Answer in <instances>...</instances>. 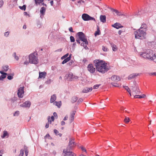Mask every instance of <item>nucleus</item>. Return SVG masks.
I'll return each instance as SVG.
<instances>
[{
  "label": "nucleus",
  "instance_id": "28",
  "mask_svg": "<svg viewBox=\"0 0 156 156\" xmlns=\"http://www.w3.org/2000/svg\"><path fill=\"white\" fill-rule=\"evenodd\" d=\"M2 69L3 71L4 72H7V70L9 69V66L8 65H6L5 66H3L2 67Z\"/></svg>",
  "mask_w": 156,
  "mask_h": 156
},
{
  "label": "nucleus",
  "instance_id": "49",
  "mask_svg": "<svg viewBox=\"0 0 156 156\" xmlns=\"http://www.w3.org/2000/svg\"><path fill=\"white\" fill-rule=\"evenodd\" d=\"M118 16H124V14L122 13V12H118V13L117 14V15Z\"/></svg>",
  "mask_w": 156,
  "mask_h": 156
},
{
  "label": "nucleus",
  "instance_id": "18",
  "mask_svg": "<svg viewBox=\"0 0 156 156\" xmlns=\"http://www.w3.org/2000/svg\"><path fill=\"white\" fill-rule=\"evenodd\" d=\"M112 26L117 29H119L123 27L121 24L118 23H116L112 25Z\"/></svg>",
  "mask_w": 156,
  "mask_h": 156
},
{
  "label": "nucleus",
  "instance_id": "41",
  "mask_svg": "<svg viewBox=\"0 0 156 156\" xmlns=\"http://www.w3.org/2000/svg\"><path fill=\"white\" fill-rule=\"evenodd\" d=\"M20 113V112L18 111H16L13 114V115L14 116H18Z\"/></svg>",
  "mask_w": 156,
  "mask_h": 156
},
{
  "label": "nucleus",
  "instance_id": "13",
  "mask_svg": "<svg viewBox=\"0 0 156 156\" xmlns=\"http://www.w3.org/2000/svg\"><path fill=\"white\" fill-rule=\"evenodd\" d=\"M73 75L71 73H69L68 74H67L66 76V78L69 81H72L73 80Z\"/></svg>",
  "mask_w": 156,
  "mask_h": 156
},
{
  "label": "nucleus",
  "instance_id": "34",
  "mask_svg": "<svg viewBox=\"0 0 156 156\" xmlns=\"http://www.w3.org/2000/svg\"><path fill=\"white\" fill-rule=\"evenodd\" d=\"M14 75V73H12L11 74V75H8V76H7V79L9 80H12L13 78V76Z\"/></svg>",
  "mask_w": 156,
  "mask_h": 156
},
{
  "label": "nucleus",
  "instance_id": "57",
  "mask_svg": "<svg viewBox=\"0 0 156 156\" xmlns=\"http://www.w3.org/2000/svg\"><path fill=\"white\" fill-rule=\"evenodd\" d=\"M78 77L77 76H74L73 75V80H74L75 79H78Z\"/></svg>",
  "mask_w": 156,
  "mask_h": 156
},
{
  "label": "nucleus",
  "instance_id": "60",
  "mask_svg": "<svg viewBox=\"0 0 156 156\" xmlns=\"http://www.w3.org/2000/svg\"><path fill=\"white\" fill-rule=\"evenodd\" d=\"M53 114L54 116L55 117H57L58 116H57V114L56 113V112H54V113H53Z\"/></svg>",
  "mask_w": 156,
  "mask_h": 156
},
{
  "label": "nucleus",
  "instance_id": "22",
  "mask_svg": "<svg viewBox=\"0 0 156 156\" xmlns=\"http://www.w3.org/2000/svg\"><path fill=\"white\" fill-rule=\"evenodd\" d=\"M56 99V95L55 94H54L51 97L50 99V103H52L54 102Z\"/></svg>",
  "mask_w": 156,
  "mask_h": 156
},
{
  "label": "nucleus",
  "instance_id": "58",
  "mask_svg": "<svg viewBox=\"0 0 156 156\" xmlns=\"http://www.w3.org/2000/svg\"><path fill=\"white\" fill-rule=\"evenodd\" d=\"M65 122L63 121H62L61 122V124L62 126H63L65 125Z\"/></svg>",
  "mask_w": 156,
  "mask_h": 156
},
{
  "label": "nucleus",
  "instance_id": "52",
  "mask_svg": "<svg viewBox=\"0 0 156 156\" xmlns=\"http://www.w3.org/2000/svg\"><path fill=\"white\" fill-rule=\"evenodd\" d=\"M28 153V150L26 149L25 151V156H27Z\"/></svg>",
  "mask_w": 156,
  "mask_h": 156
},
{
  "label": "nucleus",
  "instance_id": "62",
  "mask_svg": "<svg viewBox=\"0 0 156 156\" xmlns=\"http://www.w3.org/2000/svg\"><path fill=\"white\" fill-rule=\"evenodd\" d=\"M52 154L55 155L56 154V152L55 151H53L52 152Z\"/></svg>",
  "mask_w": 156,
  "mask_h": 156
},
{
  "label": "nucleus",
  "instance_id": "51",
  "mask_svg": "<svg viewBox=\"0 0 156 156\" xmlns=\"http://www.w3.org/2000/svg\"><path fill=\"white\" fill-rule=\"evenodd\" d=\"M83 101V100L82 98H80L78 101H77V102L79 103H80L81 102H82Z\"/></svg>",
  "mask_w": 156,
  "mask_h": 156
},
{
  "label": "nucleus",
  "instance_id": "56",
  "mask_svg": "<svg viewBox=\"0 0 156 156\" xmlns=\"http://www.w3.org/2000/svg\"><path fill=\"white\" fill-rule=\"evenodd\" d=\"M81 148L83 151H84L85 152H86V150L85 148H84L83 147H81Z\"/></svg>",
  "mask_w": 156,
  "mask_h": 156
},
{
  "label": "nucleus",
  "instance_id": "24",
  "mask_svg": "<svg viewBox=\"0 0 156 156\" xmlns=\"http://www.w3.org/2000/svg\"><path fill=\"white\" fill-rule=\"evenodd\" d=\"M100 20L102 23H105L106 22V16L105 15H101L100 16Z\"/></svg>",
  "mask_w": 156,
  "mask_h": 156
},
{
  "label": "nucleus",
  "instance_id": "32",
  "mask_svg": "<svg viewBox=\"0 0 156 156\" xmlns=\"http://www.w3.org/2000/svg\"><path fill=\"white\" fill-rule=\"evenodd\" d=\"M78 99V98L76 96H74L72 98V102L73 103L75 102Z\"/></svg>",
  "mask_w": 156,
  "mask_h": 156
},
{
  "label": "nucleus",
  "instance_id": "44",
  "mask_svg": "<svg viewBox=\"0 0 156 156\" xmlns=\"http://www.w3.org/2000/svg\"><path fill=\"white\" fill-rule=\"evenodd\" d=\"M100 85V84H96L95 85H94L93 87V89H98Z\"/></svg>",
  "mask_w": 156,
  "mask_h": 156
},
{
  "label": "nucleus",
  "instance_id": "14",
  "mask_svg": "<svg viewBox=\"0 0 156 156\" xmlns=\"http://www.w3.org/2000/svg\"><path fill=\"white\" fill-rule=\"evenodd\" d=\"M111 80L114 81H118L120 80L121 79L119 76L114 75L112 76Z\"/></svg>",
  "mask_w": 156,
  "mask_h": 156
},
{
  "label": "nucleus",
  "instance_id": "16",
  "mask_svg": "<svg viewBox=\"0 0 156 156\" xmlns=\"http://www.w3.org/2000/svg\"><path fill=\"white\" fill-rule=\"evenodd\" d=\"M76 112V111H73L71 113L69 119L70 121V123L72 122L74 120V115H75Z\"/></svg>",
  "mask_w": 156,
  "mask_h": 156
},
{
  "label": "nucleus",
  "instance_id": "61",
  "mask_svg": "<svg viewBox=\"0 0 156 156\" xmlns=\"http://www.w3.org/2000/svg\"><path fill=\"white\" fill-rule=\"evenodd\" d=\"M62 51V49L61 48H60V49H58V50H56L55 51V52H61V51Z\"/></svg>",
  "mask_w": 156,
  "mask_h": 156
},
{
  "label": "nucleus",
  "instance_id": "33",
  "mask_svg": "<svg viewBox=\"0 0 156 156\" xmlns=\"http://www.w3.org/2000/svg\"><path fill=\"white\" fill-rule=\"evenodd\" d=\"M12 56L14 57L15 59L16 60L18 61L19 59L18 56L16 55V53L15 52L13 53L12 55Z\"/></svg>",
  "mask_w": 156,
  "mask_h": 156
},
{
  "label": "nucleus",
  "instance_id": "53",
  "mask_svg": "<svg viewBox=\"0 0 156 156\" xmlns=\"http://www.w3.org/2000/svg\"><path fill=\"white\" fill-rule=\"evenodd\" d=\"M3 1L1 0L0 1V8L3 5Z\"/></svg>",
  "mask_w": 156,
  "mask_h": 156
},
{
  "label": "nucleus",
  "instance_id": "5",
  "mask_svg": "<svg viewBox=\"0 0 156 156\" xmlns=\"http://www.w3.org/2000/svg\"><path fill=\"white\" fill-rule=\"evenodd\" d=\"M130 88L132 91L133 94H136L141 93L138 85L135 81L133 82V84L130 87Z\"/></svg>",
  "mask_w": 156,
  "mask_h": 156
},
{
  "label": "nucleus",
  "instance_id": "29",
  "mask_svg": "<svg viewBox=\"0 0 156 156\" xmlns=\"http://www.w3.org/2000/svg\"><path fill=\"white\" fill-rule=\"evenodd\" d=\"M155 43V42L151 41L148 42L147 44L150 48H153V45Z\"/></svg>",
  "mask_w": 156,
  "mask_h": 156
},
{
  "label": "nucleus",
  "instance_id": "30",
  "mask_svg": "<svg viewBox=\"0 0 156 156\" xmlns=\"http://www.w3.org/2000/svg\"><path fill=\"white\" fill-rule=\"evenodd\" d=\"M54 132L56 135H58L60 137L62 136V134L61 133H59L58 131L56 129H54Z\"/></svg>",
  "mask_w": 156,
  "mask_h": 156
},
{
  "label": "nucleus",
  "instance_id": "3",
  "mask_svg": "<svg viewBox=\"0 0 156 156\" xmlns=\"http://www.w3.org/2000/svg\"><path fill=\"white\" fill-rule=\"evenodd\" d=\"M135 37L136 39H144L146 38V31L140 29H138L134 32Z\"/></svg>",
  "mask_w": 156,
  "mask_h": 156
},
{
  "label": "nucleus",
  "instance_id": "8",
  "mask_svg": "<svg viewBox=\"0 0 156 156\" xmlns=\"http://www.w3.org/2000/svg\"><path fill=\"white\" fill-rule=\"evenodd\" d=\"M76 144L74 142V139H70L69 145L67 147V149L70 151L72 150L73 147Z\"/></svg>",
  "mask_w": 156,
  "mask_h": 156
},
{
  "label": "nucleus",
  "instance_id": "19",
  "mask_svg": "<svg viewBox=\"0 0 156 156\" xmlns=\"http://www.w3.org/2000/svg\"><path fill=\"white\" fill-rule=\"evenodd\" d=\"M92 90V87L84 88L82 90V92L83 93H87L89 91H91Z\"/></svg>",
  "mask_w": 156,
  "mask_h": 156
},
{
  "label": "nucleus",
  "instance_id": "21",
  "mask_svg": "<svg viewBox=\"0 0 156 156\" xmlns=\"http://www.w3.org/2000/svg\"><path fill=\"white\" fill-rule=\"evenodd\" d=\"M147 26L145 23H143L139 29L146 31L147 30Z\"/></svg>",
  "mask_w": 156,
  "mask_h": 156
},
{
  "label": "nucleus",
  "instance_id": "64",
  "mask_svg": "<svg viewBox=\"0 0 156 156\" xmlns=\"http://www.w3.org/2000/svg\"><path fill=\"white\" fill-rule=\"evenodd\" d=\"M80 39H76V41L77 42V43L79 44H80Z\"/></svg>",
  "mask_w": 156,
  "mask_h": 156
},
{
  "label": "nucleus",
  "instance_id": "63",
  "mask_svg": "<svg viewBox=\"0 0 156 156\" xmlns=\"http://www.w3.org/2000/svg\"><path fill=\"white\" fill-rule=\"evenodd\" d=\"M73 62H74L73 60L71 61L69 63V65L70 66L72 65Z\"/></svg>",
  "mask_w": 156,
  "mask_h": 156
},
{
  "label": "nucleus",
  "instance_id": "50",
  "mask_svg": "<svg viewBox=\"0 0 156 156\" xmlns=\"http://www.w3.org/2000/svg\"><path fill=\"white\" fill-rule=\"evenodd\" d=\"M102 49L105 51H107V48L104 46H102Z\"/></svg>",
  "mask_w": 156,
  "mask_h": 156
},
{
  "label": "nucleus",
  "instance_id": "47",
  "mask_svg": "<svg viewBox=\"0 0 156 156\" xmlns=\"http://www.w3.org/2000/svg\"><path fill=\"white\" fill-rule=\"evenodd\" d=\"M9 34V32L8 31L5 32L4 33V36L7 37L8 36Z\"/></svg>",
  "mask_w": 156,
  "mask_h": 156
},
{
  "label": "nucleus",
  "instance_id": "10",
  "mask_svg": "<svg viewBox=\"0 0 156 156\" xmlns=\"http://www.w3.org/2000/svg\"><path fill=\"white\" fill-rule=\"evenodd\" d=\"M68 150H64L63 152L65 154V156H76V154L72 151H69Z\"/></svg>",
  "mask_w": 156,
  "mask_h": 156
},
{
  "label": "nucleus",
  "instance_id": "15",
  "mask_svg": "<svg viewBox=\"0 0 156 156\" xmlns=\"http://www.w3.org/2000/svg\"><path fill=\"white\" fill-rule=\"evenodd\" d=\"M0 73L2 74V75L0 76V80H3L6 77V75H9V74H7L6 73L3 72V71H0Z\"/></svg>",
  "mask_w": 156,
  "mask_h": 156
},
{
  "label": "nucleus",
  "instance_id": "9",
  "mask_svg": "<svg viewBox=\"0 0 156 156\" xmlns=\"http://www.w3.org/2000/svg\"><path fill=\"white\" fill-rule=\"evenodd\" d=\"M24 87H20L18 89L17 95L18 97L20 98H22L23 96L24 93Z\"/></svg>",
  "mask_w": 156,
  "mask_h": 156
},
{
  "label": "nucleus",
  "instance_id": "54",
  "mask_svg": "<svg viewBox=\"0 0 156 156\" xmlns=\"http://www.w3.org/2000/svg\"><path fill=\"white\" fill-rule=\"evenodd\" d=\"M51 80H49L45 82V83H47V84H49L51 83Z\"/></svg>",
  "mask_w": 156,
  "mask_h": 156
},
{
  "label": "nucleus",
  "instance_id": "39",
  "mask_svg": "<svg viewBox=\"0 0 156 156\" xmlns=\"http://www.w3.org/2000/svg\"><path fill=\"white\" fill-rule=\"evenodd\" d=\"M44 0H35V3L36 4H40L43 2Z\"/></svg>",
  "mask_w": 156,
  "mask_h": 156
},
{
  "label": "nucleus",
  "instance_id": "42",
  "mask_svg": "<svg viewBox=\"0 0 156 156\" xmlns=\"http://www.w3.org/2000/svg\"><path fill=\"white\" fill-rule=\"evenodd\" d=\"M24 154V150L21 149L20 151V154L19 156H23Z\"/></svg>",
  "mask_w": 156,
  "mask_h": 156
},
{
  "label": "nucleus",
  "instance_id": "2",
  "mask_svg": "<svg viewBox=\"0 0 156 156\" xmlns=\"http://www.w3.org/2000/svg\"><path fill=\"white\" fill-rule=\"evenodd\" d=\"M94 63L97 70L102 73L107 72L109 68L107 66V64L103 63L102 61L96 60L94 61Z\"/></svg>",
  "mask_w": 156,
  "mask_h": 156
},
{
  "label": "nucleus",
  "instance_id": "37",
  "mask_svg": "<svg viewBox=\"0 0 156 156\" xmlns=\"http://www.w3.org/2000/svg\"><path fill=\"white\" fill-rule=\"evenodd\" d=\"M130 121V119L129 118L126 117L125 119H124V122L126 123H128Z\"/></svg>",
  "mask_w": 156,
  "mask_h": 156
},
{
  "label": "nucleus",
  "instance_id": "43",
  "mask_svg": "<svg viewBox=\"0 0 156 156\" xmlns=\"http://www.w3.org/2000/svg\"><path fill=\"white\" fill-rule=\"evenodd\" d=\"M70 38L71 42H74L75 41V40L73 37L71 36L70 37Z\"/></svg>",
  "mask_w": 156,
  "mask_h": 156
},
{
  "label": "nucleus",
  "instance_id": "20",
  "mask_svg": "<svg viewBox=\"0 0 156 156\" xmlns=\"http://www.w3.org/2000/svg\"><path fill=\"white\" fill-rule=\"evenodd\" d=\"M46 74L45 72H39V78H45Z\"/></svg>",
  "mask_w": 156,
  "mask_h": 156
},
{
  "label": "nucleus",
  "instance_id": "17",
  "mask_svg": "<svg viewBox=\"0 0 156 156\" xmlns=\"http://www.w3.org/2000/svg\"><path fill=\"white\" fill-rule=\"evenodd\" d=\"M139 75V73H133L130 74L128 76V80H131L132 79L135 78V77Z\"/></svg>",
  "mask_w": 156,
  "mask_h": 156
},
{
  "label": "nucleus",
  "instance_id": "1",
  "mask_svg": "<svg viewBox=\"0 0 156 156\" xmlns=\"http://www.w3.org/2000/svg\"><path fill=\"white\" fill-rule=\"evenodd\" d=\"M140 56L144 59L153 61L156 62V56L154 51L150 49H147L143 52H140Z\"/></svg>",
  "mask_w": 156,
  "mask_h": 156
},
{
  "label": "nucleus",
  "instance_id": "59",
  "mask_svg": "<svg viewBox=\"0 0 156 156\" xmlns=\"http://www.w3.org/2000/svg\"><path fill=\"white\" fill-rule=\"evenodd\" d=\"M68 116H66L63 119V120L65 121L67 119H68Z\"/></svg>",
  "mask_w": 156,
  "mask_h": 156
},
{
  "label": "nucleus",
  "instance_id": "23",
  "mask_svg": "<svg viewBox=\"0 0 156 156\" xmlns=\"http://www.w3.org/2000/svg\"><path fill=\"white\" fill-rule=\"evenodd\" d=\"M110 45L112 47V50L114 51H116L117 50V48L116 46L112 43H110Z\"/></svg>",
  "mask_w": 156,
  "mask_h": 156
},
{
  "label": "nucleus",
  "instance_id": "6",
  "mask_svg": "<svg viewBox=\"0 0 156 156\" xmlns=\"http://www.w3.org/2000/svg\"><path fill=\"white\" fill-rule=\"evenodd\" d=\"M29 59L30 63L37 64L38 62L37 58L34 54H32L29 55Z\"/></svg>",
  "mask_w": 156,
  "mask_h": 156
},
{
  "label": "nucleus",
  "instance_id": "4",
  "mask_svg": "<svg viewBox=\"0 0 156 156\" xmlns=\"http://www.w3.org/2000/svg\"><path fill=\"white\" fill-rule=\"evenodd\" d=\"M77 35L79 39L83 42L81 43V45L86 49L87 47V45L88 44V42L85 35L82 32H79L77 34Z\"/></svg>",
  "mask_w": 156,
  "mask_h": 156
},
{
  "label": "nucleus",
  "instance_id": "36",
  "mask_svg": "<svg viewBox=\"0 0 156 156\" xmlns=\"http://www.w3.org/2000/svg\"><path fill=\"white\" fill-rule=\"evenodd\" d=\"M111 84L115 87H119L120 86L119 84L115 82L112 83Z\"/></svg>",
  "mask_w": 156,
  "mask_h": 156
},
{
  "label": "nucleus",
  "instance_id": "40",
  "mask_svg": "<svg viewBox=\"0 0 156 156\" xmlns=\"http://www.w3.org/2000/svg\"><path fill=\"white\" fill-rule=\"evenodd\" d=\"M111 9L112 12H115L117 14V15L118 12H119L118 10L112 8H111Z\"/></svg>",
  "mask_w": 156,
  "mask_h": 156
},
{
  "label": "nucleus",
  "instance_id": "48",
  "mask_svg": "<svg viewBox=\"0 0 156 156\" xmlns=\"http://www.w3.org/2000/svg\"><path fill=\"white\" fill-rule=\"evenodd\" d=\"M29 62H28L27 59L26 60H25V62H24L23 64L24 65H27L29 64Z\"/></svg>",
  "mask_w": 156,
  "mask_h": 156
},
{
  "label": "nucleus",
  "instance_id": "11",
  "mask_svg": "<svg viewBox=\"0 0 156 156\" xmlns=\"http://www.w3.org/2000/svg\"><path fill=\"white\" fill-rule=\"evenodd\" d=\"M88 70L91 73H94L95 71V68L94 67L93 64H89L87 67Z\"/></svg>",
  "mask_w": 156,
  "mask_h": 156
},
{
  "label": "nucleus",
  "instance_id": "45",
  "mask_svg": "<svg viewBox=\"0 0 156 156\" xmlns=\"http://www.w3.org/2000/svg\"><path fill=\"white\" fill-rule=\"evenodd\" d=\"M68 55H69V53H67L65 55L63 56H62L61 57V59H64V58H66L67 57Z\"/></svg>",
  "mask_w": 156,
  "mask_h": 156
},
{
  "label": "nucleus",
  "instance_id": "38",
  "mask_svg": "<svg viewBox=\"0 0 156 156\" xmlns=\"http://www.w3.org/2000/svg\"><path fill=\"white\" fill-rule=\"evenodd\" d=\"M26 5H23L22 6H19V8L25 11L26 9Z\"/></svg>",
  "mask_w": 156,
  "mask_h": 156
},
{
  "label": "nucleus",
  "instance_id": "35",
  "mask_svg": "<svg viewBox=\"0 0 156 156\" xmlns=\"http://www.w3.org/2000/svg\"><path fill=\"white\" fill-rule=\"evenodd\" d=\"M69 60L70 59H69V58H68V57H67V58L63 60V61H62V64H64L65 63H66L67 62H68Z\"/></svg>",
  "mask_w": 156,
  "mask_h": 156
},
{
  "label": "nucleus",
  "instance_id": "55",
  "mask_svg": "<svg viewBox=\"0 0 156 156\" xmlns=\"http://www.w3.org/2000/svg\"><path fill=\"white\" fill-rule=\"evenodd\" d=\"M69 30L70 32H74L73 31V28H72V27H70L69 28Z\"/></svg>",
  "mask_w": 156,
  "mask_h": 156
},
{
  "label": "nucleus",
  "instance_id": "27",
  "mask_svg": "<svg viewBox=\"0 0 156 156\" xmlns=\"http://www.w3.org/2000/svg\"><path fill=\"white\" fill-rule=\"evenodd\" d=\"M45 11L46 8L45 7H43L41 8L40 12L43 15L45 14Z\"/></svg>",
  "mask_w": 156,
  "mask_h": 156
},
{
  "label": "nucleus",
  "instance_id": "7",
  "mask_svg": "<svg viewBox=\"0 0 156 156\" xmlns=\"http://www.w3.org/2000/svg\"><path fill=\"white\" fill-rule=\"evenodd\" d=\"M82 18L84 21L94 20L95 21V19L92 17H91L88 14L86 13H84L82 15Z\"/></svg>",
  "mask_w": 156,
  "mask_h": 156
},
{
  "label": "nucleus",
  "instance_id": "46",
  "mask_svg": "<svg viewBox=\"0 0 156 156\" xmlns=\"http://www.w3.org/2000/svg\"><path fill=\"white\" fill-rule=\"evenodd\" d=\"M123 88H125V89L128 92L130 90V89L128 87L126 86H124Z\"/></svg>",
  "mask_w": 156,
  "mask_h": 156
},
{
  "label": "nucleus",
  "instance_id": "12",
  "mask_svg": "<svg viewBox=\"0 0 156 156\" xmlns=\"http://www.w3.org/2000/svg\"><path fill=\"white\" fill-rule=\"evenodd\" d=\"M31 105V102L29 101L25 102L22 104H21L20 106L24 108H29Z\"/></svg>",
  "mask_w": 156,
  "mask_h": 156
},
{
  "label": "nucleus",
  "instance_id": "26",
  "mask_svg": "<svg viewBox=\"0 0 156 156\" xmlns=\"http://www.w3.org/2000/svg\"><path fill=\"white\" fill-rule=\"evenodd\" d=\"M3 135L1 136L2 138H4L6 136H7V137H9V134L6 131H4L3 132Z\"/></svg>",
  "mask_w": 156,
  "mask_h": 156
},
{
  "label": "nucleus",
  "instance_id": "31",
  "mask_svg": "<svg viewBox=\"0 0 156 156\" xmlns=\"http://www.w3.org/2000/svg\"><path fill=\"white\" fill-rule=\"evenodd\" d=\"M100 30H99V27H98V28H97V30L95 32V33H94V35L95 36H96L97 35H99L100 34Z\"/></svg>",
  "mask_w": 156,
  "mask_h": 156
},
{
  "label": "nucleus",
  "instance_id": "25",
  "mask_svg": "<svg viewBox=\"0 0 156 156\" xmlns=\"http://www.w3.org/2000/svg\"><path fill=\"white\" fill-rule=\"evenodd\" d=\"M53 104L54 105L57 106L58 108H60L61 105V101H55Z\"/></svg>",
  "mask_w": 156,
  "mask_h": 156
}]
</instances>
